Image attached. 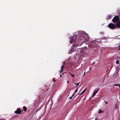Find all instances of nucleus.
Returning <instances> with one entry per match:
<instances>
[{"mask_svg": "<svg viewBox=\"0 0 120 120\" xmlns=\"http://www.w3.org/2000/svg\"><path fill=\"white\" fill-rule=\"evenodd\" d=\"M104 112V111H101V109H99L98 112V113L100 114L101 113H102Z\"/></svg>", "mask_w": 120, "mask_h": 120, "instance_id": "f8f14e48", "label": "nucleus"}, {"mask_svg": "<svg viewBox=\"0 0 120 120\" xmlns=\"http://www.w3.org/2000/svg\"><path fill=\"white\" fill-rule=\"evenodd\" d=\"M99 90V88H98L96 89V90H95V91H96V92H98Z\"/></svg>", "mask_w": 120, "mask_h": 120, "instance_id": "f3484780", "label": "nucleus"}, {"mask_svg": "<svg viewBox=\"0 0 120 120\" xmlns=\"http://www.w3.org/2000/svg\"><path fill=\"white\" fill-rule=\"evenodd\" d=\"M114 86H119V87L120 88V84L119 85V84H115L114 85Z\"/></svg>", "mask_w": 120, "mask_h": 120, "instance_id": "2eb2a0df", "label": "nucleus"}, {"mask_svg": "<svg viewBox=\"0 0 120 120\" xmlns=\"http://www.w3.org/2000/svg\"><path fill=\"white\" fill-rule=\"evenodd\" d=\"M100 34H104V33L102 32H101Z\"/></svg>", "mask_w": 120, "mask_h": 120, "instance_id": "4be33fe9", "label": "nucleus"}, {"mask_svg": "<svg viewBox=\"0 0 120 120\" xmlns=\"http://www.w3.org/2000/svg\"><path fill=\"white\" fill-rule=\"evenodd\" d=\"M95 120H98V119L97 118H96Z\"/></svg>", "mask_w": 120, "mask_h": 120, "instance_id": "a878e982", "label": "nucleus"}, {"mask_svg": "<svg viewBox=\"0 0 120 120\" xmlns=\"http://www.w3.org/2000/svg\"><path fill=\"white\" fill-rule=\"evenodd\" d=\"M23 110L25 112H26L27 109L26 107L25 106H24L23 107Z\"/></svg>", "mask_w": 120, "mask_h": 120, "instance_id": "9d476101", "label": "nucleus"}, {"mask_svg": "<svg viewBox=\"0 0 120 120\" xmlns=\"http://www.w3.org/2000/svg\"><path fill=\"white\" fill-rule=\"evenodd\" d=\"M69 82V81H67V83H68Z\"/></svg>", "mask_w": 120, "mask_h": 120, "instance_id": "cd10ccee", "label": "nucleus"}, {"mask_svg": "<svg viewBox=\"0 0 120 120\" xmlns=\"http://www.w3.org/2000/svg\"><path fill=\"white\" fill-rule=\"evenodd\" d=\"M15 113L17 114H20L21 113V111L19 108H18L16 110L15 112Z\"/></svg>", "mask_w": 120, "mask_h": 120, "instance_id": "39448f33", "label": "nucleus"}, {"mask_svg": "<svg viewBox=\"0 0 120 120\" xmlns=\"http://www.w3.org/2000/svg\"><path fill=\"white\" fill-rule=\"evenodd\" d=\"M119 19V17L118 16H115L112 20V22L115 23L118 21Z\"/></svg>", "mask_w": 120, "mask_h": 120, "instance_id": "7ed1b4c3", "label": "nucleus"}, {"mask_svg": "<svg viewBox=\"0 0 120 120\" xmlns=\"http://www.w3.org/2000/svg\"><path fill=\"white\" fill-rule=\"evenodd\" d=\"M97 92H96L95 91H94L93 93V94L92 96V98L93 97H94V96H95L96 94L97 93Z\"/></svg>", "mask_w": 120, "mask_h": 120, "instance_id": "6e6552de", "label": "nucleus"}, {"mask_svg": "<svg viewBox=\"0 0 120 120\" xmlns=\"http://www.w3.org/2000/svg\"><path fill=\"white\" fill-rule=\"evenodd\" d=\"M86 90V89L85 88L80 94L79 95H80L82 94L83 93H84L85 91Z\"/></svg>", "mask_w": 120, "mask_h": 120, "instance_id": "9b49d317", "label": "nucleus"}, {"mask_svg": "<svg viewBox=\"0 0 120 120\" xmlns=\"http://www.w3.org/2000/svg\"><path fill=\"white\" fill-rule=\"evenodd\" d=\"M104 38H105V37H104V38H103V39H104Z\"/></svg>", "mask_w": 120, "mask_h": 120, "instance_id": "bb28decb", "label": "nucleus"}, {"mask_svg": "<svg viewBox=\"0 0 120 120\" xmlns=\"http://www.w3.org/2000/svg\"><path fill=\"white\" fill-rule=\"evenodd\" d=\"M118 107V105L116 104L115 105V108L116 109Z\"/></svg>", "mask_w": 120, "mask_h": 120, "instance_id": "4468645a", "label": "nucleus"}, {"mask_svg": "<svg viewBox=\"0 0 120 120\" xmlns=\"http://www.w3.org/2000/svg\"><path fill=\"white\" fill-rule=\"evenodd\" d=\"M90 68H91V67H90Z\"/></svg>", "mask_w": 120, "mask_h": 120, "instance_id": "c85d7f7f", "label": "nucleus"}, {"mask_svg": "<svg viewBox=\"0 0 120 120\" xmlns=\"http://www.w3.org/2000/svg\"><path fill=\"white\" fill-rule=\"evenodd\" d=\"M79 83H75V84H76V86H77L79 85Z\"/></svg>", "mask_w": 120, "mask_h": 120, "instance_id": "a211bd4d", "label": "nucleus"}, {"mask_svg": "<svg viewBox=\"0 0 120 120\" xmlns=\"http://www.w3.org/2000/svg\"><path fill=\"white\" fill-rule=\"evenodd\" d=\"M61 76V75H60V76Z\"/></svg>", "mask_w": 120, "mask_h": 120, "instance_id": "7c9ffc66", "label": "nucleus"}, {"mask_svg": "<svg viewBox=\"0 0 120 120\" xmlns=\"http://www.w3.org/2000/svg\"><path fill=\"white\" fill-rule=\"evenodd\" d=\"M85 39L83 37H79L78 38V41L76 43H74L72 48L71 49L70 51H69V52H70V53H71L72 52H73L75 51V49H74V48L75 47L81 45L84 43Z\"/></svg>", "mask_w": 120, "mask_h": 120, "instance_id": "f257e3e1", "label": "nucleus"}, {"mask_svg": "<svg viewBox=\"0 0 120 120\" xmlns=\"http://www.w3.org/2000/svg\"><path fill=\"white\" fill-rule=\"evenodd\" d=\"M65 62H63V65L61 67V70L60 71V72H61L63 71H64V63Z\"/></svg>", "mask_w": 120, "mask_h": 120, "instance_id": "0eeeda50", "label": "nucleus"}, {"mask_svg": "<svg viewBox=\"0 0 120 120\" xmlns=\"http://www.w3.org/2000/svg\"><path fill=\"white\" fill-rule=\"evenodd\" d=\"M85 72H84V74L83 75V76L85 74Z\"/></svg>", "mask_w": 120, "mask_h": 120, "instance_id": "393cba45", "label": "nucleus"}, {"mask_svg": "<svg viewBox=\"0 0 120 120\" xmlns=\"http://www.w3.org/2000/svg\"><path fill=\"white\" fill-rule=\"evenodd\" d=\"M112 17V16L111 15H109L107 16V19H109L111 18Z\"/></svg>", "mask_w": 120, "mask_h": 120, "instance_id": "1a4fd4ad", "label": "nucleus"}, {"mask_svg": "<svg viewBox=\"0 0 120 120\" xmlns=\"http://www.w3.org/2000/svg\"><path fill=\"white\" fill-rule=\"evenodd\" d=\"M104 102H105L106 104H107L108 103V102L106 101H104Z\"/></svg>", "mask_w": 120, "mask_h": 120, "instance_id": "412c9836", "label": "nucleus"}, {"mask_svg": "<svg viewBox=\"0 0 120 120\" xmlns=\"http://www.w3.org/2000/svg\"><path fill=\"white\" fill-rule=\"evenodd\" d=\"M75 93H74V94H73V95H72V97H73L75 95Z\"/></svg>", "mask_w": 120, "mask_h": 120, "instance_id": "aec40b11", "label": "nucleus"}, {"mask_svg": "<svg viewBox=\"0 0 120 120\" xmlns=\"http://www.w3.org/2000/svg\"><path fill=\"white\" fill-rule=\"evenodd\" d=\"M119 64V61L118 60H117L116 61V64Z\"/></svg>", "mask_w": 120, "mask_h": 120, "instance_id": "dca6fc26", "label": "nucleus"}, {"mask_svg": "<svg viewBox=\"0 0 120 120\" xmlns=\"http://www.w3.org/2000/svg\"><path fill=\"white\" fill-rule=\"evenodd\" d=\"M116 27L120 28V20L117 22L116 24Z\"/></svg>", "mask_w": 120, "mask_h": 120, "instance_id": "423d86ee", "label": "nucleus"}, {"mask_svg": "<svg viewBox=\"0 0 120 120\" xmlns=\"http://www.w3.org/2000/svg\"><path fill=\"white\" fill-rule=\"evenodd\" d=\"M77 36L76 35H74L72 37H71L70 38L71 40L70 41V43L71 44L75 41L77 39Z\"/></svg>", "mask_w": 120, "mask_h": 120, "instance_id": "f03ea898", "label": "nucleus"}, {"mask_svg": "<svg viewBox=\"0 0 120 120\" xmlns=\"http://www.w3.org/2000/svg\"><path fill=\"white\" fill-rule=\"evenodd\" d=\"M47 90H46V91H47Z\"/></svg>", "mask_w": 120, "mask_h": 120, "instance_id": "c756f323", "label": "nucleus"}, {"mask_svg": "<svg viewBox=\"0 0 120 120\" xmlns=\"http://www.w3.org/2000/svg\"><path fill=\"white\" fill-rule=\"evenodd\" d=\"M108 26L109 28L112 29H114L115 27V24L112 23H110L108 25Z\"/></svg>", "mask_w": 120, "mask_h": 120, "instance_id": "20e7f679", "label": "nucleus"}, {"mask_svg": "<svg viewBox=\"0 0 120 120\" xmlns=\"http://www.w3.org/2000/svg\"><path fill=\"white\" fill-rule=\"evenodd\" d=\"M92 98V97H91V99Z\"/></svg>", "mask_w": 120, "mask_h": 120, "instance_id": "2f4dec72", "label": "nucleus"}, {"mask_svg": "<svg viewBox=\"0 0 120 120\" xmlns=\"http://www.w3.org/2000/svg\"><path fill=\"white\" fill-rule=\"evenodd\" d=\"M78 88H77V89H76V90H75V92H74V93H76V92H77V91H78Z\"/></svg>", "mask_w": 120, "mask_h": 120, "instance_id": "6ab92c4d", "label": "nucleus"}, {"mask_svg": "<svg viewBox=\"0 0 120 120\" xmlns=\"http://www.w3.org/2000/svg\"><path fill=\"white\" fill-rule=\"evenodd\" d=\"M95 62H93V63L92 64V65H93L94 64H95Z\"/></svg>", "mask_w": 120, "mask_h": 120, "instance_id": "b1692460", "label": "nucleus"}, {"mask_svg": "<svg viewBox=\"0 0 120 120\" xmlns=\"http://www.w3.org/2000/svg\"><path fill=\"white\" fill-rule=\"evenodd\" d=\"M72 98V96H71V97H70V98H69L70 99H71Z\"/></svg>", "mask_w": 120, "mask_h": 120, "instance_id": "5701e85b", "label": "nucleus"}, {"mask_svg": "<svg viewBox=\"0 0 120 120\" xmlns=\"http://www.w3.org/2000/svg\"><path fill=\"white\" fill-rule=\"evenodd\" d=\"M69 73L70 74V75H71L72 77H74V74H71V73Z\"/></svg>", "mask_w": 120, "mask_h": 120, "instance_id": "ddd939ff", "label": "nucleus"}]
</instances>
